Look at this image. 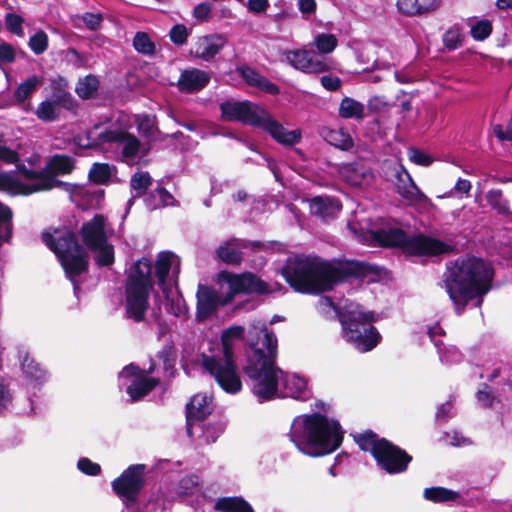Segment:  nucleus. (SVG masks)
Masks as SVG:
<instances>
[{"label":"nucleus","instance_id":"7","mask_svg":"<svg viewBox=\"0 0 512 512\" xmlns=\"http://www.w3.org/2000/svg\"><path fill=\"white\" fill-rule=\"evenodd\" d=\"M153 286L151 261L142 258L130 267L126 281L124 306L129 319L135 322L145 319Z\"/></svg>","mask_w":512,"mask_h":512},{"label":"nucleus","instance_id":"37","mask_svg":"<svg viewBox=\"0 0 512 512\" xmlns=\"http://www.w3.org/2000/svg\"><path fill=\"white\" fill-rule=\"evenodd\" d=\"M60 113L59 105L56 101L46 100L39 104L36 109L37 117L45 122H51L57 119Z\"/></svg>","mask_w":512,"mask_h":512},{"label":"nucleus","instance_id":"44","mask_svg":"<svg viewBox=\"0 0 512 512\" xmlns=\"http://www.w3.org/2000/svg\"><path fill=\"white\" fill-rule=\"evenodd\" d=\"M150 185L151 177L147 172L135 173L130 181V186L135 193V197L143 195Z\"/></svg>","mask_w":512,"mask_h":512},{"label":"nucleus","instance_id":"26","mask_svg":"<svg viewBox=\"0 0 512 512\" xmlns=\"http://www.w3.org/2000/svg\"><path fill=\"white\" fill-rule=\"evenodd\" d=\"M344 181L352 186L368 185L373 179L371 170L360 163L345 164L340 168Z\"/></svg>","mask_w":512,"mask_h":512},{"label":"nucleus","instance_id":"36","mask_svg":"<svg viewBox=\"0 0 512 512\" xmlns=\"http://www.w3.org/2000/svg\"><path fill=\"white\" fill-rule=\"evenodd\" d=\"M74 169L73 160L69 156L55 155L48 163L52 174H68Z\"/></svg>","mask_w":512,"mask_h":512},{"label":"nucleus","instance_id":"10","mask_svg":"<svg viewBox=\"0 0 512 512\" xmlns=\"http://www.w3.org/2000/svg\"><path fill=\"white\" fill-rule=\"evenodd\" d=\"M43 241L56 254L67 276L73 278L86 271L88 254L79 245L75 235L69 230H55L53 234L43 233Z\"/></svg>","mask_w":512,"mask_h":512},{"label":"nucleus","instance_id":"29","mask_svg":"<svg viewBox=\"0 0 512 512\" xmlns=\"http://www.w3.org/2000/svg\"><path fill=\"white\" fill-rule=\"evenodd\" d=\"M440 5V0H397V8L406 16L423 15L434 11Z\"/></svg>","mask_w":512,"mask_h":512},{"label":"nucleus","instance_id":"24","mask_svg":"<svg viewBox=\"0 0 512 512\" xmlns=\"http://www.w3.org/2000/svg\"><path fill=\"white\" fill-rule=\"evenodd\" d=\"M211 74L198 68H189L181 72L177 82L178 89L185 93H195L204 89L210 82Z\"/></svg>","mask_w":512,"mask_h":512},{"label":"nucleus","instance_id":"63","mask_svg":"<svg viewBox=\"0 0 512 512\" xmlns=\"http://www.w3.org/2000/svg\"><path fill=\"white\" fill-rule=\"evenodd\" d=\"M269 6L268 0H248L247 8L254 13H262L266 11Z\"/></svg>","mask_w":512,"mask_h":512},{"label":"nucleus","instance_id":"62","mask_svg":"<svg viewBox=\"0 0 512 512\" xmlns=\"http://www.w3.org/2000/svg\"><path fill=\"white\" fill-rule=\"evenodd\" d=\"M367 106L370 111L379 112L386 108L387 101L382 96H374L369 99Z\"/></svg>","mask_w":512,"mask_h":512},{"label":"nucleus","instance_id":"2","mask_svg":"<svg viewBox=\"0 0 512 512\" xmlns=\"http://www.w3.org/2000/svg\"><path fill=\"white\" fill-rule=\"evenodd\" d=\"M365 270V264L359 262L331 263L319 257L306 256L289 259L282 274L296 291L318 293L332 289L347 277H362Z\"/></svg>","mask_w":512,"mask_h":512},{"label":"nucleus","instance_id":"41","mask_svg":"<svg viewBox=\"0 0 512 512\" xmlns=\"http://www.w3.org/2000/svg\"><path fill=\"white\" fill-rule=\"evenodd\" d=\"M314 44L320 53L328 54L337 47L338 40L333 34L321 33L315 37Z\"/></svg>","mask_w":512,"mask_h":512},{"label":"nucleus","instance_id":"3","mask_svg":"<svg viewBox=\"0 0 512 512\" xmlns=\"http://www.w3.org/2000/svg\"><path fill=\"white\" fill-rule=\"evenodd\" d=\"M492 278L490 265L475 257L456 260L448 265L443 283L456 313L461 314L474 299H477L476 306H480L482 297L490 290Z\"/></svg>","mask_w":512,"mask_h":512},{"label":"nucleus","instance_id":"64","mask_svg":"<svg viewBox=\"0 0 512 512\" xmlns=\"http://www.w3.org/2000/svg\"><path fill=\"white\" fill-rule=\"evenodd\" d=\"M477 400L482 406L489 407L493 402V396L491 395V392L488 390V388L485 387L483 390L478 391Z\"/></svg>","mask_w":512,"mask_h":512},{"label":"nucleus","instance_id":"28","mask_svg":"<svg viewBox=\"0 0 512 512\" xmlns=\"http://www.w3.org/2000/svg\"><path fill=\"white\" fill-rule=\"evenodd\" d=\"M236 71L248 85L256 87L259 90H262L271 95H276L279 93V88L277 85L270 82L254 69L248 66H241L238 67Z\"/></svg>","mask_w":512,"mask_h":512},{"label":"nucleus","instance_id":"12","mask_svg":"<svg viewBox=\"0 0 512 512\" xmlns=\"http://www.w3.org/2000/svg\"><path fill=\"white\" fill-rule=\"evenodd\" d=\"M180 265V258L171 251L160 252L155 260V276L158 285L167 302L171 301V306L167 309L174 316H180L183 313L181 298L178 292L173 290L177 285Z\"/></svg>","mask_w":512,"mask_h":512},{"label":"nucleus","instance_id":"19","mask_svg":"<svg viewBox=\"0 0 512 512\" xmlns=\"http://www.w3.org/2000/svg\"><path fill=\"white\" fill-rule=\"evenodd\" d=\"M120 379H128L131 383L127 386V393L133 401L147 395L158 384L155 378L147 377L144 371L130 364L119 373Z\"/></svg>","mask_w":512,"mask_h":512},{"label":"nucleus","instance_id":"47","mask_svg":"<svg viewBox=\"0 0 512 512\" xmlns=\"http://www.w3.org/2000/svg\"><path fill=\"white\" fill-rule=\"evenodd\" d=\"M463 40L462 31L455 26L448 29L443 35V43L448 50H455L462 46Z\"/></svg>","mask_w":512,"mask_h":512},{"label":"nucleus","instance_id":"53","mask_svg":"<svg viewBox=\"0 0 512 512\" xmlns=\"http://www.w3.org/2000/svg\"><path fill=\"white\" fill-rule=\"evenodd\" d=\"M408 157L411 162L425 167L430 166L433 162V159L428 154L414 148L408 150Z\"/></svg>","mask_w":512,"mask_h":512},{"label":"nucleus","instance_id":"1","mask_svg":"<svg viewBox=\"0 0 512 512\" xmlns=\"http://www.w3.org/2000/svg\"><path fill=\"white\" fill-rule=\"evenodd\" d=\"M249 350L244 373L252 381L253 394L259 401H267L278 395V383L282 380V396L307 401L312 392L307 381L296 374H284L275 366L277 338L266 328L265 322L253 321L248 330Z\"/></svg>","mask_w":512,"mask_h":512},{"label":"nucleus","instance_id":"58","mask_svg":"<svg viewBox=\"0 0 512 512\" xmlns=\"http://www.w3.org/2000/svg\"><path fill=\"white\" fill-rule=\"evenodd\" d=\"M79 20H81L87 28L90 30H97L102 22V16L100 14L85 13Z\"/></svg>","mask_w":512,"mask_h":512},{"label":"nucleus","instance_id":"22","mask_svg":"<svg viewBox=\"0 0 512 512\" xmlns=\"http://www.w3.org/2000/svg\"><path fill=\"white\" fill-rule=\"evenodd\" d=\"M226 43L227 38L222 34L201 36L192 43L191 53L197 58L209 61L220 52Z\"/></svg>","mask_w":512,"mask_h":512},{"label":"nucleus","instance_id":"38","mask_svg":"<svg viewBox=\"0 0 512 512\" xmlns=\"http://www.w3.org/2000/svg\"><path fill=\"white\" fill-rule=\"evenodd\" d=\"M113 172V166L106 163H95L89 171V178L97 184H105Z\"/></svg>","mask_w":512,"mask_h":512},{"label":"nucleus","instance_id":"45","mask_svg":"<svg viewBox=\"0 0 512 512\" xmlns=\"http://www.w3.org/2000/svg\"><path fill=\"white\" fill-rule=\"evenodd\" d=\"M486 200L489 205L497 210L499 213H506L509 210V203L503 197L501 190H490L486 194Z\"/></svg>","mask_w":512,"mask_h":512},{"label":"nucleus","instance_id":"55","mask_svg":"<svg viewBox=\"0 0 512 512\" xmlns=\"http://www.w3.org/2000/svg\"><path fill=\"white\" fill-rule=\"evenodd\" d=\"M77 465L78 468L87 475L95 476L98 475L101 471L100 465L93 463L88 458H81Z\"/></svg>","mask_w":512,"mask_h":512},{"label":"nucleus","instance_id":"39","mask_svg":"<svg viewBox=\"0 0 512 512\" xmlns=\"http://www.w3.org/2000/svg\"><path fill=\"white\" fill-rule=\"evenodd\" d=\"M41 84V80L36 76L33 75L29 77L27 80L22 82L16 89L14 93V97L18 102H23L26 100L30 95L36 91L38 86Z\"/></svg>","mask_w":512,"mask_h":512},{"label":"nucleus","instance_id":"31","mask_svg":"<svg viewBox=\"0 0 512 512\" xmlns=\"http://www.w3.org/2000/svg\"><path fill=\"white\" fill-rule=\"evenodd\" d=\"M364 105L350 97H344L339 105L338 114L344 119L362 120L365 116Z\"/></svg>","mask_w":512,"mask_h":512},{"label":"nucleus","instance_id":"30","mask_svg":"<svg viewBox=\"0 0 512 512\" xmlns=\"http://www.w3.org/2000/svg\"><path fill=\"white\" fill-rule=\"evenodd\" d=\"M321 135L329 144L342 150H349L354 144L352 137L343 129L323 128Z\"/></svg>","mask_w":512,"mask_h":512},{"label":"nucleus","instance_id":"42","mask_svg":"<svg viewBox=\"0 0 512 512\" xmlns=\"http://www.w3.org/2000/svg\"><path fill=\"white\" fill-rule=\"evenodd\" d=\"M134 48L142 54L152 55L155 52V44L145 32H137L133 39Z\"/></svg>","mask_w":512,"mask_h":512},{"label":"nucleus","instance_id":"11","mask_svg":"<svg viewBox=\"0 0 512 512\" xmlns=\"http://www.w3.org/2000/svg\"><path fill=\"white\" fill-rule=\"evenodd\" d=\"M355 441L363 451L371 452L378 465L389 474L405 471L412 460L404 450L371 431L356 436Z\"/></svg>","mask_w":512,"mask_h":512},{"label":"nucleus","instance_id":"5","mask_svg":"<svg viewBox=\"0 0 512 512\" xmlns=\"http://www.w3.org/2000/svg\"><path fill=\"white\" fill-rule=\"evenodd\" d=\"M243 326H231L223 331L221 341L211 343L201 355V365L215 379L218 385L229 394H236L242 389L234 357L236 340L244 337Z\"/></svg>","mask_w":512,"mask_h":512},{"label":"nucleus","instance_id":"43","mask_svg":"<svg viewBox=\"0 0 512 512\" xmlns=\"http://www.w3.org/2000/svg\"><path fill=\"white\" fill-rule=\"evenodd\" d=\"M491 32V22L486 19H481L470 23L471 36L477 41L485 40L490 36Z\"/></svg>","mask_w":512,"mask_h":512},{"label":"nucleus","instance_id":"49","mask_svg":"<svg viewBox=\"0 0 512 512\" xmlns=\"http://www.w3.org/2000/svg\"><path fill=\"white\" fill-rule=\"evenodd\" d=\"M28 44L35 54H42L48 47V36L44 31L40 30L30 37Z\"/></svg>","mask_w":512,"mask_h":512},{"label":"nucleus","instance_id":"46","mask_svg":"<svg viewBox=\"0 0 512 512\" xmlns=\"http://www.w3.org/2000/svg\"><path fill=\"white\" fill-rule=\"evenodd\" d=\"M12 212L0 203V243L8 241L11 236Z\"/></svg>","mask_w":512,"mask_h":512},{"label":"nucleus","instance_id":"48","mask_svg":"<svg viewBox=\"0 0 512 512\" xmlns=\"http://www.w3.org/2000/svg\"><path fill=\"white\" fill-rule=\"evenodd\" d=\"M138 131L147 138H154L156 133L155 120L148 115L136 117Z\"/></svg>","mask_w":512,"mask_h":512},{"label":"nucleus","instance_id":"6","mask_svg":"<svg viewBox=\"0 0 512 512\" xmlns=\"http://www.w3.org/2000/svg\"><path fill=\"white\" fill-rule=\"evenodd\" d=\"M221 111L226 120L240 121L261 128L282 145L291 146L301 140L302 134L299 129L286 130L263 107L250 101H226L221 104Z\"/></svg>","mask_w":512,"mask_h":512},{"label":"nucleus","instance_id":"32","mask_svg":"<svg viewBox=\"0 0 512 512\" xmlns=\"http://www.w3.org/2000/svg\"><path fill=\"white\" fill-rule=\"evenodd\" d=\"M424 498L432 502H462L460 493L443 487H431L424 490Z\"/></svg>","mask_w":512,"mask_h":512},{"label":"nucleus","instance_id":"40","mask_svg":"<svg viewBox=\"0 0 512 512\" xmlns=\"http://www.w3.org/2000/svg\"><path fill=\"white\" fill-rule=\"evenodd\" d=\"M435 346L438 349L440 360L447 364L458 363L462 359V354L455 346H445L439 341H435Z\"/></svg>","mask_w":512,"mask_h":512},{"label":"nucleus","instance_id":"8","mask_svg":"<svg viewBox=\"0 0 512 512\" xmlns=\"http://www.w3.org/2000/svg\"><path fill=\"white\" fill-rule=\"evenodd\" d=\"M375 321L373 312L364 311L358 304H349L341 316L344 337L358 351L372 350L379 342L380 335L372 326Z\"/></svg>","mask_w":512,"mask_h":512},{"label":"nucleus","instance_id":"16","mask_svg":"<svg viewBox=\"0 0 512 512\" xmlns=\"http://www.w3.org/2000/svg\"><path fill=\"white\" fill-rule=\"evenodd\" d=\"M394 185L397 193L410 205L420 211L434 207L431 200L418 188L410 173L403 165L395 169Z\"/></svg>","mask_w":512,"mask_h":512},{"label":"nucleus","instance_id":"57","mask_svg":"<svg viewBox=\"0 0 512 512\" xmlns=\"http://www.w3.org/2000/svg\"><path fill=\"white\" fill-rule=\"evenodd\" d=\"M0 161L7 164H14L19 161L16 151L6 147L0 140Z\"/></svg>","mask_w":512,"mask_h":512},{"label":"nucleus","instance_id":"50","mask_svg":"<svg viewBox=\"0 0 512 512\" xmlns=\"http://www.w3.org/2000/svg\"><path fill=\"white\" fill-rule=\"evenodd\" d=\"M24 19L15 13H8L5 16V25L9 32L17 35L18 37H24L23 30Z\"/></svg>","mask_w":512,"mask_h":512},{"label":"nucleus","instance_id":"21","mask_svg":"<svg viewBox=\"0 0 512 512\" xmlns=\"http://www.w3.org/2000/svg\"><path fill=\"white\" fill-rule=\"evenodd\" d=\"M196 297L197 318L200 320L207 319L216 311L219 305H224L230 301L228 295L222 298L215 290L201 284L198 286Z\"/></svg>","mask_w":512,"mask_h":512},{"label":"nucleus","instance_id":"60","mask_svg":"<svg viewBox=\"0 0 512 512\" xmlns=\"http://www.w3.org/2000/svg\"><path fill=\"white\" fill-rule=\"evenodd\" d=\"M320 82L322 86L329 91H337L341 87V79L333 75H324L321 77Z\"/></svg>","mask_w":512,"mask_h":512},{"label":"nucleus","instance_id":"20","mask_svg":"<svg viewBox=\"0 0 512 512\" xmlns=\"http://www.w3.org/2000/svg\"><path fill=\"white\" fill-rule=\"evenodd\" d=\"M286 60L294 68L304 73H322L330 69L325 58L308 50H294L285 53Z\"/></svg>","mask_w":512,"mask_h":512},{"label":"nucleus","instance_id":"34","mask_svg":"<svg viewBox=\"0 0 512 512\" xmlns=\"http://www.w3.org/2000/svg\"><path fill=\"white\" fill-rule=\"evenodd\" d=\"M218 512H254L251 506L238 497L222 498L215 504Z\"/></svg>","mask_w":512,"mask_h":512},{"label":"nucleus","instance_id":"35","mask_svg":"<svg viewBox=\"0 0 512 512\" xmlns=\"http://www.w3.org/2000/svg\"><path fill=\"white\" fill-rule=\"evenodd\" d=\"M98 87V79L93 75H87L79 80L76 86V93L83 99H90L96 96Z\"/></svg>","mask_w":512,"mask_h":512},{"label":"nucleus","instance_id":"9","mask_svg":"<svg viewBox=\"0 0 512 512\" xmlns=\"http://www.w3.org/2000/svg\"><path fill=\"white\" fill-rule=\"evenodd\" d=\"M371 238L382 246L400 247L411 255H438L451 251V246L439 240L416 235L408 237L399 228L389 227L370 231Z\"/></svg>","mask_w":512,"mask_h":512},{"label":"nucleus","instance_id":"25","mask_svg":"<svg viewBox=\"0 0 512 512\" xmlns=\"http://www.w3.org/2000/svg\"><path fill=\"white\" fill-rule=\"evenodd\" d=\"M212 411L211 398L205 394L195 395L187 404V433L192 435L195 421L203 420Z\"/></svg>","mask_w":512,"mask_h":512},{"label":"nucleus","instance_id":"17","mask_svg":"<svg viewBox=\"0 0 512 512\" xmlns=\"http://www.w3.org/2000/svg\"><path fill=\"white\" fill-rule=\"evenodd\" d=\"M144 464L129 466L118 478L112 482L114 492L126 502H134L136 496L144 486Z\"/></svg>","mask_w":512,"mask_h":512},{"label":"nucleus","instance_id":"33","mask_svg":"<svg viewBox=\"0 0 512 512\" xmlns=\"http://www.w3.org/2000/svg\"><path fill=\"white\" fill-rule=\"evenodd\" d=\"M22 372L27 379L35 382H43L46 377V371L35 362L28 354H25L21 360Z\"/></svg>","mask_w":512,"mask_h":512},{"label":"nucleus","instance_id":"27","mask_svg":"<svg viewBox=\"0 0 512 512\" xmlns=\"http://www.w3.org/2000/svg\"><path fill=\"white\" fill-rule=\"evenodd\" d=\"M310 211L323 220H328L336 217L341 210V204L338 200L327 197L317 196L309 201Z\"/></svg>","mask_w":512,"mask_h":512},{"label":"nucleus","instance_id":"54","mask_svg":"<svg viewBox=\"0 0 512 512\" xmlns=\"http://www.w3.org/2000/svg\"><path fill=\"white\" fill-rule=\"evenodd\" d=\"M211 4L208 2H202L196 5L193 9V16L201 22H205L211 15Z\"/></svg>","mask_w":512,"mask_h":512},{"label":"nucleus","instance_id":"23","mask_svg":"<svg viewBox=\"0 0 512 512\" xmlns=\"http://www.w3.org/2000/svg\"><path fill=\"white\" fill-rule=\"evenodd\" d=\"M264 244L241 239H231L217 249L218 257L228 264H238L241 261L244 249H261Z\"/></svg>","mask_w":512,"mask_h":512},{"label":"nucleus","instance_id":"4","mask_svg":"<svg viewBox=\"0 0 512 512\" xmlns=\"http://www.w3.org/2000/svg\"><path fill=\"white\" fill-rule=\"evenodd\" d=\"M338 422L320 414L301 415L294 419L290 438L299 451L318 457L335 451L342 442Z\"/></svg>","mask_w":512,"mask_h":512},{"label":"nucleus","instance_id":"56","mask_svg":"<svg viewBox=\"0 0 512 512\" xmlns=\"http://www.w3.org/2000/svg\"><path fill=\"white\" fill-rule=\"evenodd\" d=\"M224 425L222 423H217L213 426H208L204 430V437L207 443H214L217 438L224 432Z\"/></svg>","mask_w":512,"mask_h":512},{"label":"nucleus","instance_id":"59","mask_svg":"<svg viewBox=\"0 0 512 512\" xmlns=\"http://www.w3.org/2000/svg\"><path fill=\"white\" fill-rule=\"evenodd\" d=\"M16 52L12 45L8 43L0 44V64L12 63L15 60Z\"/></svg>","mask_w":512,"mask_h":512},{"label":"nucleus","instance_id":"15","mask_svg":"<svg viewBox=\"0 0 512 512\" xmlns=\"http://www.w3.org/2000/svg\"><path fill=\"white\" fill-rule=\"evenodd\" d=\"M86 146L109 144L122 150V156L126 159L137 155L140 147L139 140L132 134L117 130H107L100 126L94 127L88 132Z\"/></svg>","mask_w":512,"mask_h":512},{"label":"nucleus","instance_id":"51","mask_svg":"<svg viewBox=\"0 0 512 512\" xmlns=\"http://www.w3.org/2000/svg\"><path fill=\"white\" fill-rule=\"evenodd\" d=\"M169 36H170V40L175 45L180 46V45H183L184 43H186L187 38L189 36V31L185 25L177 24L171 28V30L169 32Z\"/></svg>","mask_w":512,"mask_h":512},{"label":"nucleus","instance_id":"14","mask_svg":"<svg viewBox=\"0 0 512 512\" xmlns=\"http://www.w3.org/2000/svg\"><path fill=\"white\" fill-rule=\"evenodd\" d=\"M108 224L103 215H95L83 224L81 237L84 244L96 253L95 261L100 266H108L114 262L113 246L107 241Z\"/></svg>","mask_w":512,"mask_h":512},{"label":"nucleus","instance_id":"61","mask_svg":"<svg viewBox=\"0 0 512 512\" xmlns=\"http://www.w3.org/2000/svg\"><path fill=\"white\" fill-rule=\"evenodd\" d=\"M471 187H472V185L469 180L459 178L457 180L456 184L454 185V188L452 191H450L449 193H447L443 196H438V197L439 198L449 197L452 195L453 191L458 192V193L468 194L471 190Z\"/></svg>","mask_w":512,"mask_h":512},{"label":"nucleus","instance_id":"52","mask_svg":"<svg viewBox=\"0 0 512 512\" xmlns=\"http://www.w3.org/2000/svg\"><path fill=\"white\" fill-rule=\"evenodd\" d=\"M13 401V395L9 389L8 384L4 379L0 378V413L7 410Z\"/></svg>","mask_w":512,"mask_h":512},{"label":"nucleus","instance_id":"13","mask_svg":"<svg viewBox=\"0 0 512 512\" xmlns=\"http://www.w3.org/2000/svg\"><path fill=\"white\" fill-rule=\"evenodd\" d=\"M11 186L18 187L19 191L23 194L50 190L56 186L63 187L71 196L80 193L82 190L79 185L62 183L55 180L53 177L36 173L25 167L19 168V173L16 178L8 174H0V189H6Z\"/></svg>","mask_w":512,"mask_h":512},{"label":"nucleus","instance_id":"18","mask_svg":"<svg viewBox=\"0 0 512 512\" xmlns=\"http://www.w3.org/2000/svg\"><path fill=\"white\" fill-rule=\"evenodd\" d=\"M222 288L226 285L228 297L230 301L233 296L238 293H267L271 290L268 289L265 282L257 278L252 273L232 274L229 272H222L220 274Z\"/></svg>","mask_w":512,"mask_h":512}]
</instances>
